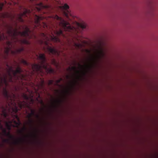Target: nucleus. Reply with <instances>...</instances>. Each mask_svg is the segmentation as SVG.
Returning a JSON list of instances; mask_svg holds the SVG:
<instances>
[{
  "mask_svg": "<svg viewBox=\"0 0 158 158\" xmlns=\"http://www.w3.org/2000/svg\"><path fill=\"white\" fill-rule=\"evenodd\" d=\"M31 13L30 10L25 8H23V11L17 15V16L9 13L8 12L1 13L0 17L2 18H7L10 19L11 21L15 23V28H14L12 25H7V30L6 33L7 35H5L4 33H1L0 32V41L6 40H7L6 43L8 46V48L6 52L8 53L9 51L10 48V47L12 46V43H16L19 42L21 44H29L30 42L26 39H19L18 36L21 37H27L29 38H31V32L29 28L25 26L24 31L21 32L18 30L17 28V23L16 21L23 22L24 20L23 17H27V15Z\"/></svg>",
  "mask_w": 158,
  "mask_h": 158,
  "instance_id": "f257e3e1",
  "label": "nucleus"
},
{
  "mask_svg": "<svg viewBox=\"0 0 158 158\" xmlns=\"http://www.w3.org/2000/svg\"><path fill=\"white\" fill-rule=\"evenodd\" d=\"M22 70L21 68L18 66L15 70L13 69L11 67H9L7 71V74H4L3 76H0V85L4 84L8 85V81L14 82L15 81H20L23 79L25 76L21 73Z\"/></svg>",
  "mask_w": 158,
  "mask_h": 158,
  "instance_id": "f03ea898",
  "label": "nucleus"
},
{
  "mask_svg": "<svg viewBox=\"0 0 158 158\" xmlns=\"http://www.w3.org/2000/svg\"><path fill=\"white\" fill-rule=\"evenodd\" d=\"M54 32L57 36H55L53 34L48 35L44 33H41L40 36L42 38V40L41 41V44L44 43V44L47 46V50L50 53L59 56L60 52L54 48L49 46L48 45V42L52 41L54 42H60V40L58 36L62 35L64 37L65 36L62 30L61 29H60L58 31H54Z\"/></svg>",
  "mask_w": 158,
  "mask_h": 158,
  "instance_id": "7ed1b4c3",
  "label": "nucleus"
},
{
  "mask_svg": "<svg viewBox=\"0 0 158 158\" xmlns=\"http://www.w3.org/2000/svg\"><path fill=\"white\" fill-rule=\"evenodd\" d=\"M2 94L6 100L9 107H8L6 106V108L2 107V115L4 118H6L8 116L7 110L9 112H10V109H12L13 111L16 113L18 111L19 109L16 106V103L15 102L16 97L15 94L12 92L9 94L5 88H3Z\"/></svg>",
  "mask_w": 158,
  "mask_h": 158,
  "instance_id": "20e7f679",
  "label": "nucleus"
},
{
  "mask_svg": "<svg viewBox=\"0 0 158 158\" xmlns=\"http://www.w3.org/2000/svg\"><path fill=\"white\" fill-rule=\"evenodd\" d=\"M40 60L39 64H33L32 65V68L34 71L43 73L44 69L47 73H54V70L51 68H48V64L46 62V58L44 54H40L38 57Z\"/></svg>",
  "mask_w": 158,
  "mask_h": 158,
  "instance_id": "39448f33",
  "label": "nucleus"
},
{
  "mask_svg": "<svg viewBox=\"0 0 158 158\" xmlns=\"http://www.w3.org/2000/svg\"><path fill=\"white\" fill-rule=\"evenodd\" d=\"M53 18L58 21L59 25L64 31L71 33L76 31L74 27H72L69 22L64 20L62 18L56 15L53 17Z\"/></svg>",
  "mask_w": 158,
  "mask_h": 158,
  "instance_id": "423d86ee",
  "label": "nucleus"
},
{
  "mask_svg": "<svg viewBox=\"0 0 158 158\" xmlns=\"http://www.w3.org/2000/svg\"><path fill=\"white\" fill-rule=\"evenodd\" d=\"M16 118H17L18 122L13 119L12 120H8L7 121H5V125L7 129L10 131L11 130V127H16L19 128V126L21 124V123L19 118L17 115L16 116Z\"/></svg>",
  "mask_w": 158,
  "mask_h": 158,
  "instance_id": "0eeeda50",
  "label": "nucleus"
},
{
  "mask_svg": "<svg viewBox=\"0 0 158 158\" xmlns=\"http://www.w3.org/2000/svg\"><path fill=\"white\" fill-rule=\"evenodd\" d=\"M5 135L8 137L10 139L13 140V141L12 143L15 145H19L22 143L24 140L22 138H20L18 139H15L14 136L11 134L10 131L7 132Z\"/></svg>",
  "mask_w": 158,
  "mask_h": 158,
  "instance_id": "6e6552de",
  "label": "nucleus"
},
{
  "mask_svg": "<svg viewBox=\"0 0 158 158\" xmlns=\"http://www.w3.org/2000/svg\"><path fill=\"white\" fill-rule=\"evenodd\" d=\"M35 116L38 119L40 118V116L39 114H36L35 110L31 109V113L28 114L27 116V118L29 119V123L32 127L33 126L34 123V120L32 118V116Z\"/></svg>",
  "mask_w": 158,
  "mask_h": 158,
  "instance_id": "1a4fd4ad",
  "label": "nucleus"
},
{
  "mask_svg": "<svg viewBox=\"0 0 158 158\" xmlns=\"http://www.w3.org/2000/svg\"><path fill=\"white\" fill-rule=\"evenodd\" d=\"M96 51L97 56L98 58L103 57L104 56V49L101 43L98 45V48Z\"/></svg>",
  "mask_w": 158,
  "mask_h": 158,
  "instance_id": "9d476101",
  "label": "nucleus"
},
{
  "mask_svg": "<svg viewBox=\"0 0 158 158\" xmlns=\"http://www.w3.org/2000/svg\"><path fill=\"white\" fill-rule=\"evenodd\" d=\"M64 10V15L68 19H69V16L72 15L69 9V6L66 4H65L64 6L61 7Z\"/></svg>",
  "mask_w": 158,
  "mask_h": 158,
  "instance_id": "9b49d317",
  "label": "nucleus"
},
{
  "mask_svg": "<svg viewBox=\"0 0 158 158\" xmlns=\"http://www.w3.org/2000/svg\"><path fill=\"white\" fill-rule=\"evenodd\" d=\"M44 19V17L42 16H40L36 15L35 16V27H41V25L40 22L41 20H42Z\"/></svg>",
  "mask_w": 158,
  "mask_h": 158,
  "instance_id": "f8f14e48",
  "label": "nucleus"
},
{
  "mask_svg": "<svg viewBox=\"0 0 158 158\" xmlns=\"http://www.w3.org/2000/svg\"><path fill=\"white\" fill-rule=\"evenodd\" d=\"M17 102L20 109H21L23 107H24L27 104L25 102H22L19 100H18Z\"/></svg>",
  "mask_w": 158,
  "mask_h": 158,
  "instance_id": "ddd939ff",
  "label": "nucleus"
},
{
  "mask_svg": "<svg viewBox=\"0 0 158 158\" xmlns=\"http://www.w3.org/2000/svg\"><path fill=\"white\" fill-rule=\"evenodd\" d=\"M24 48L23 47H21L19 48L16 49L15 51H12L11 52L14 55H16L17 54L21 52L24 51Z\"/></svg>",
  "mask_w": 158,
  "mask_h": 158,
  "instance_id": "4468645a",
  "label": "nucleus"
},
{
  "mask_svg": "<svg viewBox=\"0 0 158 158\" xmlns=\"http://www.w3.org/2000/svg\"><path fill=\"white\" fill-rule=\"evenodd\" d=\"M67 70L70 72H71L72 71L75 72L77 74H78L79 72V71L77 70L76 67L75 66H73L71 67H69L67 69Z\"/></svg>",
  "mask_w": 158,
  "mask_h": 158,
  "instance_id": "2eb2a0df",
  "label": "nucleus"
},
{
  "mask_svg": "<svg viewBox=\"0 0 158 158\" xmlns=\"http://www.w3.org/2000/svg\"><path fill=\"white\" fill-rule=\"evenodd\" d=\"M74 46L77 49H81L82 47V45L81 44L75 42H74Z\"/></svg>",
  "mask_w": 158,
  "mask_h": 158,
  "instance_id": "dca6fc26",
  "label": "nucleus"
},
{
  "mask_svg": "<svg viewBox=\"0 0 158 158\" xmlns=\"http://www.w3.org/2000/svg\"><path fill=\"white\" fill-rule=\"evenodd\" d=\"M2 120L0 119V129L2 130V132L4 135H5L7 131L6 129L3 128V126L1 124Z\"/></svg>",
  "mask_w": 158,
  "mask_h": 158,
  "instance_id": "f3484780",
  "label": "nucleus"
},
{
  "mask_svg": "<svg viewBox=\"0 0 158 158\" xmlns=\"http://www.w3.org/2000/svg\"><path fill=\"white\" fill-rule=\"evenodd\" d=\"M39 7H37V9L38 11L41 10V9L44 7H45L46 6H44L42 3L39 4Z\"/></svg>",
  "mask_w": 158,
  "mask_h": 158,
  "instance_id": "a211bd4d",
  "label": "nucleus"
},
{
  "mask_svg": "<svg viewBox=\"0 0 158 158\" xmlns=\"http://www.w3.org/2000/svg\"><path fill=\"white\" fill-rule=\"evenodd\" d=\"M26 130V127H24L22 129L19 131V132L20 134H23L24 131Z\"/></svg>",
  "mask_w": 158,
  "mask_h": 158,
  "instance_id": "6ab92c4d",
  "label": "nucleus"
},
{
  "mask_svg": "<svg viewBox=\"0 0 158 158\" xmlns=\"http://www.w3.org/2000/svg\"><path fill=\"white\" fill-rule=\"evenodd\" d=\"M63 80V79L62 78H60L59 79L57 80L56 81V83L55 84V85H56L57 86H60L59 85V83Z\"/></svg>",
  "mask_w": 158,
  "mask_h": 158,
  "instance_id": "aec40b11",
  "label": "nucleus"
},
{
  "mask_svg": "<svg viewBox=\"0 0 158 158\" xmlns=\"http://www.w3.org/2000/svg\"><path fill=\"white\" fill-rule=\"evenodd\" d=\"M79 26L82 29H85L86 27V25L85 23L79 24Z\"/></svg>",
  "mask_w": 158,
  "mask_h": 158,
  "instance_id": "412c9836",
  "label": "nucleus"
},
{
  "mask_svg": "<svg viewBox=\"0 0 158 158\" xmlns=\"http://www.w3.org/2000/svg\"><path fill=\"white\" fill-rule=\"evenodd\" d=\"M21 62L25 65H28V64L27 61L23 59L21 60Z\"/></svg>",
  "mask_w": 158,
  "mask_h": 158,
  "instance_id": "4be33fe9",
  "label": "nucleus"
},
{
  "mask_svg": "<svg viewBox=\"0 0 158 158\" xmlns=\"http://www.w3.org/2000/svg\"><path fill=\"white\" fill-rule=\"evenodd\" d=\"M23 97L24 99L27 100H29V97L26 94H23Z\"/></svg>",
  "mask_w": 158,
  "mask_h": 158,
  "instance_id": "5701e85b",
  "label": "nucleus"
},
{
  "mask_svg": "<svg viewBox=\"0 0 158 158\" xmlns=\"http://www.w3.org/2000/svg\"><path fill=\"white\" fill-rule=\"evenodd\" d=\"M3 142L4 143H8L11 144V143L10 142V140L8 139H4L3 140Z\"/></svg>",
  "mask_w": 158,
  "mask_h": 158,
  "instance_id": "b1692460",
  "label": "nucleus"
},
{
  "mask_svg": "<svg viewBox=\"0 0 158 158\" xmlns=\"http://www.w3.org/2000/svg\"><path fill=\"white\" fill-rule=\"evenodd\" d=\"M78 66H79V68L80 69H83L84 68L86 67V66H83V65H81V64H80L78 63Z\"/></svg>",
  "mask_w": 158,
  "mask_h": 158,
  "instance_id": "393cba45",
  "label": "nucleus"
},
{
  "mask_svg": "<svg viewBox=\"0 0 158 158\" xmlns=\"http://www.w3.org/2000/svg\"><path fill=\"white\" fill-rule=\"evenodd\" d=\"M54 82L53 80H49L48 81V85H52Z\"/></svg>",
  "mask_w": 158,
  "mask_h": 158,
  "instance_id": "a878e982",
  "label": "nucleus"
},
{
  "mask_svg": "<svg viewBox=\"0 0 158 158\" xmlns=\"http://www.w3.org/2000/svg\"><path fill=\"white\" fill-rule=\"evenodd\" d=\"M54 102H55L56 103H59L60 102V101L59 100H55Z\"/></svg>",
  "mask_w": 158,
  "mask_h": 158,
  "instance_id": "bb28decb",
  "label": "nucleus"
},
{
  "mask_svg": "<svg viewBox=\"0 0 158 158\" xmlns=\"http://www.w3.org/2000/svg\"><path fill=\"white\" fill-rule=\"evenodd\" d=\"M43 26L44 27H48V25L45 23H43Z\"/></svg>",
  "mask_w": 158,
  "mask_h": 158,
  "instance_id": "cd10ccee",
  "label": "nucleus"
},
{
  "mask_svg": "<svg viewBox=\"0 0 158 158\" xmlns=\"http://www.w3.org/2000/svg\"><path fill=\"white\" fill-rule=\"evenodd\" d=\"M86 51L88 53H90L91 52L89 50L87 49L86 50Z\"/></svg>",
  "mask_w": 158,
  "mask_h": 158,
  "instance_id": "c85d7f7f",
  "label": "nucleus"
},
{
  "mask_svg": "<svg viewBox=\"0 0 158 158\" xmlns=\"http://www.w3.org/2000/svg\"><path fill=\"white\" fill-rule=\"evenodd\" d=\"M66 77H67V79H69L70 78V77H69V76L68 75H67L66 76Z\"/></svg>",
  "mask_w": 158,
  "mask_h": 158,
  "instance_id": "c756f323",
  "label": "nucleus"
},
{
  "mask_svg": "<svg viewBox=\"0 0 158 158\" xmlns=\"http://www.w3.org/2000/svg\"><path fill=\"white\" fill-rule=\"evenodd\" d=\"M31 102L32 103H33V102H34V100H33V99L32 98H31Z\"/></svg>",
  "mask_w": 158,
  "mask_h": 158,
  "instance_id": "7c9ffc66",
  "label": "nucleus"
},
{
  "mask_svg": "<svg viewBox=\"0 0 158 158\" xmlns=\"http://www.w3.org/2000/svg\"><path fill=\"white\" fill-rule=\"evenodd\" d=\"M42 85H43L44 84V81L43 80V81H42Z\"/></svg>",
  "mask_w": 158,
  "mask_h": 158,
  "instance_id": "2f4dec72",
  "label": "nucleus"
},
{
  "mask_svg": "<svg viewBox=\"0 0 158 158\" xmlns=\"http://www.w3.org/2000/svg\"><path fill=\"white\" fill-rule=\"evenodd\" d=\"M41 103L43 105H44V103H43V102L42 101H41Z\"/></svg>",
  "mask_w": 158,
  "mask_h": 158,
  "instance_id": "473e14b6",
  "label": "nucleus"
},
{
  "mask_svg": "<svg viewBox=\"0 0 158 158\" xmlns=\"http://www.w3.org/2000/svg\"><path fill=\"white\" fill-rule=\"evenodd\" d=\"M77 40L79 42V40L77 38Z\"/></svg>",
  "mask_w": 158,
  "mask_h": 158,
  "instance_id": "72a5a7b5",
  "label": "nucleus"
},
{
  "mask_svg": "<svg viewBox=\"0 0 158 158\" xmlns=\"http://www.w3.org/2000/svg\"><path fill=\"white\" fill-rule=\"evenodd\" d=\"M93 59V58L92 57V58H91L90 59L92 60Z\"/></svg>",
  "mask_w": 158,
  "mask_h": 158,
  "instance_id": "f704fd0d",
  "label": "nucleus"
},
{
  "mask_svg": "<svg viewBox=\"0 0 158 158\" xmlns=\"http://www.w3.org/2000/svg\"><path fill=\"white\" fill-rule=\"evenodd\" d=\"M34 36V37H35V38H36V37H35V36Z\"/></svg>",
  "mask_w": 158,
  "mask_h": 158,
  "instance_id": "c9c22d12",
  "label": "nucleus"
},
{
  "mask_svg": "<svg viewBox=\"0 0 158 158\" xmlns=\"http://www.w3.org/2000/svg\"><path fill=\"white\" fill-rule=\"evenodd\" d=\"M66 92H68V91L67 90H66Z\"/></svg>",
  "mask_w": 158,
  "mask_h": 158,
  "instance_id": "e433bc0d",
  "label": "nucleus"
},
{
  "mask_svg": "<svg viewBox=\"0 0 158 158\" xmlns=\"http://www.w3.org/2000/svg\"><path fill=\"white\" fill-rule=\"evenodd\" d=\"M57 91L58 92H59V91L58 90H57Z\"/></svg>",
  "mask_w": 158,
  "mask_h": 158,
  "instance_id": "4c0bfd02",
  "label": "nucleus"
},
{
  "mask_svg": "<svg viewBox=\"0 0 158 158\" xmlns=\"http://www.w3.org/2000/svg\"><path fill=\"white\" fill-rule=\"evenodd\" d=\"M71 83L72 84L73 83V82H71Z\"/></svg>",
  "mask_w": 158,
  "mask_h": 158,
  "instance_id": "58836bf2",
  "label": "nucleus"
}]
</instances>
